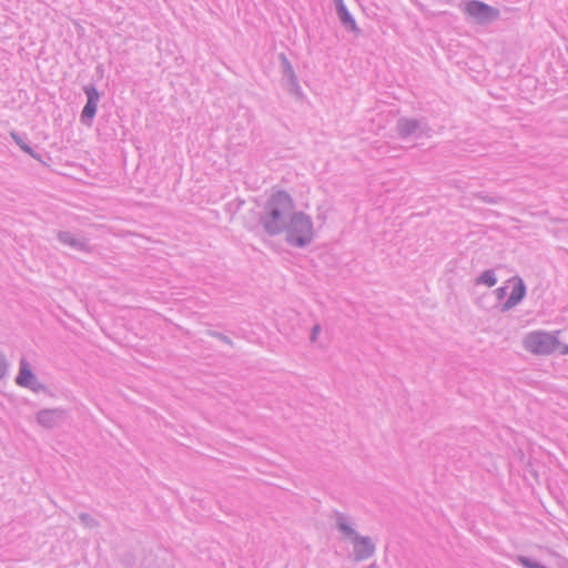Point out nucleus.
<instances>
[{"mask_svg": "<svg viewBox=\"0 0 568 568\" xmlns=\"http://www.w3.org/2000/svg\"><path fill=\"white\" fill-rule=\"evenodd\" d=\"M8 361L4 354L0 351V379H2L8 372Z\"/></svg>", "mask_w": 568, "mask_h": 568, "instance_id": "obj_21", "label": "nucleus"}, {"mask_svg": "<svg viewBox=\"0 0 568 568\" xmlns=\"http://www.w3.org/2000/svg\"><path fill=\"white\" fill-rule=\"evenodd\" d=\"M321 329H322V327H321V325H320V324H315V325L312 327V329H311V334H310V341H311L312 343L316 342L317 336H318V334H320Z\"/></svg>", "mask_w": 568, "mask_h": 568, "instance_id": "obj_23", "label": "nucleus"}, {"mask_svg": "<svg viewBox=\"0 0 568 568\" xmlns=\"http://www.w3.org/2000/svg\"><path fill=\"white\" fill-rule=\"evenodd\" d=\"M294 211L295 203L291 194L280 190L271 194L266 200L258 222L265 234L276 236L284 233L287 226L286 223Z\"/></svg>", "mask_w": 568, "mask_h": 568, "instance_id": "obj_1", "label": "nucleus"}, {"mask_svg": "<svg viewBox=\"0 0 568 568\" xmlns=\"http://www.w3.org/2000/svg\"><path fill=\"white\" fill-rule=\"evenodd\" d=\"M10 136L23 152L30 151V142L28 141L26 134L13 131L10 133Z\"/></svg>", "mask_w": 568, "mask_h": 568, "instance_id": "obj_15", "label": "nucleus"}, {"mask_svg": "<svg viewBox=\"0 0 568 568\" xmlns=\"http://www.w3.org/2000/svg\"><path fill=\"white\" fill-rule=\"evenodd\" d=\"M557 334H559V331L554 333L546 331L530 332L524 338V347L527 352L534 355H550L557 349V346L559 345Z\"/></svg>", "mask_w": 568, "mask_h": 568, "instance_id": "obj_4", "label": "nucleus"}, {"mask_svg": "<svg viewBox=\"0 0 568 568\" xmlns=\"http://www.w3.org/2000/svg\"><path fill=\"white\" fill-rule=\"evenodd\" d=\"M57 237L63 245L70 246L74 251L91 253L92 247L87 237L80 234H74L70 231H58Z\"/></svg>", "mask_w": 568, "mask_h": 568, "instance_id": "obj_11", "label": "nucleus"}, {"mask_svg": "<svg viewBox=\"0 0 568 568\" xmlns=\"http://www.w3.org/2000/svg\"><path fill=\"white\" fill-rule=\"evenodd\" d=\"M79 519L88 528H95L99 526V521L88 513H81L79 515Z\"/></svg>", "mask_w": 568, "mask_h": 568, "instance_id": "obj_20", "label": "nucleus"}, {"mask_svg": "<svg viewBox=\"0 0 568 568\" xmlns=\"http://www.w3.org/2000/svg\"><path fill=\"white\" fill-rule=\"evenodd\" d=\"M476 197L478 200H480L481 202L488 203V204H499V203L504 202V197H501V196H490V195H488V194H486L484 192L477 193Z\"/></svg>", "mask_w": 568, "mask_h": 568, "instance_id": "obj_19", "label": "nucleus"}, {"mask_svg": "<svg viewBox=\"0 0 568 568\" xmlns=\"http://www.w3.org/2000/svg\"><path fill=\"white\" fill-rule=\"evenodd\" d=\"M26 153L44 165H47L45 159L50 160V155L48 152H38L31 144L30 151Z\"/></svg>", "mask_w": 568, "mask_h": 568, "instance_id": "obj_17", "label": "nucleus"}, {"mask_svg": "<svg viewBox=\"0 0 568 568\" xmlns=\"http://www.w3.org/2000/svg\"><path fill=\"white\" fill-rule=\"evenodd\" d=\"M464 12L468 20L480 26L490 24L500 16L499 9L480 0L467 1L464 6Z\"/></svg>", "mask_w": 568, "mask_h": 568, "instance_id": "obj_5", "label": "nucleus"}, {"mask_svg": "<svg viewBox=\"0 0 568 568\" xmlns=\"http://www.w3.org/2000/svg\"><path fill=\"white\" fill-rule=\"evenodd\" d=\"M510 282L514 283L513 290L508 298L499 306L501 313H506L520 304L527 294V286L520 276L511 277Z\"/></svg>", "mask_w": 568, "mask_h": 568, "instance_id": "obj_10", "label": "nucleus"}, {"mask_svg": "<svg viewBox=\"0 0 568 568\" xmlns=\"http://www.w3.org/2000/svg\"><path fill=\"white\" fill-rule=\"evenodd\" d=\"M497 283V276L495 270L489 268L485 270L479 276L475 278V285H485L487 287H493Z\"/></svg>", "mask_w": 568, "mask_h": 568, "instance_id": "obj_14", "label": "nucleus"}, {"mask_svg": "<svg viewBox=\"0 0 568 568\" xmlns=\"http://www.w3.org/2000/svg\"><path fill=\"white\" fill-rule=\"evenodd\" d=\"M557 348L559 349V353L561 355H568V345L567 344H564L559 341V345L557 346Z\"/></svg>", "mask_w": 568, "mask_h": 568, "instance_id": "obj_24", "label": "nucleus"}, {"mask_svg": "<svg viewBox=\"0 0 568 568\" xmlns=\"http://www.w3.org/2000/svg\"><path fill=\"white\" fill-rule=\"evenodd\" d=\"M119 561L124 568H133L136 562V557L132 551H125L119 556Z\"/></svg>", "mask_w": 568, "mask_h": 568, "instance_id": "obj_16", "label": "nucleus"}, {"mask_svg": "<svg viewBox=\"0 0 568 568\" xmlns=\"http://www.w3.org/2000/svg\"><path fill=\"white\" fill-rule=\"evenodd\" d=\"M68 416L69 412L64 408H43L37 413L36 419L43 428L53 429L64 423Z\"/></svg>", "mask_w": 568, "mask_h": 568, "instance_id": "obj_9", "label": "nucleus"}, {"mask_svg": "<svg viewBox=\"0 0 568 568\" xmlns=\"http://www.w3.org/2000/svg\"><path fill=\"white\" fill-rule=\"evenodd\" d=\"M335 6L336 16L342 24V27L352 32L354 36H361L362 29L357 26L355 18L347 9L344 0H333Z\"/></svg>", "mask_w": 568, "mask_h": 568, "instance_id": "obj_12", "label": "nucleus"}, {"mask_svg": "<svg viewBox=\"0 0 568 568\" xmlns=\"http://www.w3.org/2000/svg\"><path fill=\"white\" fill-rule=\"evenodd\" d=\"M244 203L243 200H239V205H237V209L240 207V205H242Z\"/></svg>", "mask_w": 568, "mask_h": 568, "instance_id": "obj_25", "label": "nucleus"}, {"mask_svg": "<svg viewBox=\"0 0 568 568\" xmlns=\"http://www.w3.org/2000/svg\"><path fill=\"white\" fill-rule=\"evenodd\" d=\"M206 335L210 336V337H213V338H217L220 339L221 342H223L224 344L233 347L234 346V343L233 341L225 334L221 333V332H217V331H213V329H207L206 331Z\"/></svg>", "mask_w": 568, "mask_h": 568, "instance_id": "obj_18", "label": "nucleus"}, {"mask_svg": "<svg viewBox=\"0 0 568 568\" xmlns=\"http://www.w3.org/2000/svg\"><path fill=\"white\" fill-rule=\"evenodd\" d=\"M83 91L87 95V103L81 111L80 122L83 125L90 126L97 115L98 103L100 101L101 94L93 83L84 85Z\"/></svg>", "mask_w": 568, "mask_h": 568, "instance_id": "obj_8", "label": "nucleus"}, {"mask_svg": "<svg viewBox=\"0 0 568 568\" xmlns=\"http://www.w3.org/2000/svg\"><path fill=\"white\" fill-rule=\"evenodd\" d=\"M507 290L508 287L507 286H500V287H497L495 291H494V294L496 295L497 300L498 301H503L506 295H507Z\"/></svg>", "mask_w": 568, "mask_h": 568, "instance_id": "obj_22", "label": "nucleus"}, {"mask_svg": "<svg viewBox=\"0 0 568 568\" xmlns=\"http://www.w3.org/2000/svg\"><path fill=\"white\" fill-rule=\"evenodd\" d=\"M14 382L17 385L29 388L34 393L48 392V387L39 382L37 375L32 371L31 364L26 357H21L19 362V372Z\"/></svg>", "mask_w": 568, "mask_h": 568, "instance_id": "obj_6", "label": "nucleus"}, {"mask_svg": "<svg viewBox=\"0 0 568 568\" xmlns=\"http://www.w3.org/2000/svg\"><path fill=\"white\" fill-rule=\"evenodd\" d=\"M396 131L400 139H406L412 135L422 136V123L417 119L399 118L396 123Z\"/></svg>", "mask_w": 568, "mask_h": 568, "instance_id": "obj_13", "label": "nucleus"}, {"mask_svg": "<svg viewBox=\"0 0 568 568\" xmlns=\"http://www.w3.org/2000/svg\"><path fill=\"white\" fill-rule=\"evenodd\" d=\"M286 225L284 233L285 241L288 245L297 248H304L313 242V221L306 213L302 211H294Z\"/></svg>", "mask_w": 568, "mask_h": 568, "instance_id": "obj_3", "label": "nucleus"}, {"mask_svg": "<svg viewBox=\"0 0 568 568\" xmlns=\"http://www.w3.org/2000/svg\"><path fill=\"white\" fill-rule=\"evenodd\" d=\"M335 528L353 544V558L355 561H364L374 556L376 546L368 536L359 535L348 521V517L338 510L334 511Z\"/></svg>", "mask_w": 568, "mask_h": 568, "instance_id": "obj_2", "label": "nucleus"}, {"mask_svg": "<svg viewBox=\"0 0 568 568\" xmlns=\"http://www.w3.org/2000/svg\"><path fill=\"white\" fill-rule=\"evenodd\" d=\"M283 87L295 97H302V88L292 63L285 53L278 54Z\"/></svg>", "mask_w": 568, "mask_h": 568, "instance_id": "obj_7", "label": "nucleus"}]
</instances>
